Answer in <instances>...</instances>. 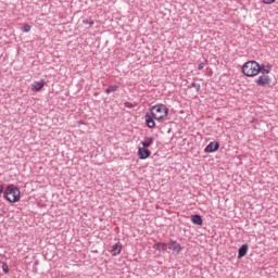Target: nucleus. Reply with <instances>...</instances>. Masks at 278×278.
Here are the masks:
<instances>
[{
    "label": "nucleus",
    "instance_id": "nucleus-13",
    "mask_svg": "<svg viewBox=\"0 0 278 278\" xmlns=\"http://www.w3.org/2000/svg\"><path fill=\"white\" fill-rule=\"evenodd\" d=\"M43 86H45V80H43V79H41V80H39V81H35V83L33 84V90H34L35 92H38L39 90H42Z\"/></svg>",
    "mask_w": 278,
    "mask_h": 278
},
{
    "label": "nucleus",
    "instance_id": "nucleus-15",
    "mask_svg": "<svg viewBox=\"0 0 278 278\" xmlns=\"http://www.w3.org/2000/svg\"><path fill=\"white\" fill-rule=\"evenodd\" d=\"M260 73H262V75H267L270 73V67L269 65H264V64H260Z\"/></svg>",
    "mask_w": 278,
    "mask_h": 278
},
{
    "label": "nucleus",
    "instance_id": "nucleus-9",
    "mask_svg": "<svg viewBox=\"0 0 278 278\" xmlns=\"http://www.w3.org/2000/svg\"><path fill=\"white\" fill-rule=\"evenodd\" d=\"M248 251H249V245L248 244L241 245L240 249H239V252L237 254V258L241 260V258L245 257L247 254H248Z\"/></svg>",
    "mask_w": 278,
    "mask_h": 278
},
{
    "label": "nucleus",
    "instance_id": "nucleus-3",
    "mask_svg": "<svg viewBox=\"0 0 278 278\" xmlns=\"http://www.w3.org/2000/svg\"><path fill=\"white\" fill-rule=\"evenodd\" d=\"M242 73L247 77L257 76L260 73V63L255 60L248 61L242 66Z\"/></svg>",
    "mask_w": 278,
    "mask_h": 278
},
{
    "label": "nucleus",
    "instance_id": "nucleus-12",
    "mask_svg": "<svg viewBox=\"0 0 278 278\" xmlns=\"http://www.w3.org/2000/svg\"><path fill=\"white\" fill-rule=\"evenodd\" d=\"M191 222L193 225H198V226H202L203 225V219L201 217V215L195 214L191 216Z\"/></svg>",
    "mask_w": 278,
    "mask_h": 278
},
{
    "label": "nucleus",
    "instance_id": "nucleus-2",
    "mask_svg": "<svg viewBox=\"0 0 278 278\" xmlns=\"http://www.w3.org/2000/svg\"><path fill=\"white\" fill-rule=\"evenodd\" d=\"M3 198L9 203H17L21 199V191L17 186H14L13 184L8 185L5 190L3 191Z\"/></svg>",
    "mask_w": 278,
    "mask_h": 278
},
{
    "label": "nucleus",
    "instance_id": "nucleus-4",
    "mask_svg": "<svg viewBox=\"0 0 278 278\" xmlns=\"http://www.w3.org/2000/svg\"><path fill=\"white\" fill-rule=\"evenodd\" d=\"M255 84L260 87L266 88L270 85V77L267 75H262L261 77L255 79Z\"/></svg>",
    "mask_w": 278,
    "mask_h": 278
},
{
    "label": "nucleus",
    "instance_id": "nucleus-17",
    "mask_svg": "<svg viewBox=\"0 0 278 278\" xmlns=\"http://www.w3.org/2000/svg\"><path fill=\"white\" fill-rule=\"evenodd\" d=\"M189 89H195L197 91H200L201 89V85L197 84V83H191L190 85H188Z\"/></svg>",
    "mask_w": 278,
    "mask_h": 278
},
{
    "label": "nucleus",
    "instance_id": "nucleus-21",
    "mask_svg": "<svg viewBox=\"0 0 278 278\" xmlns=\"http://www.w3.org/2000/svg\"><path fill=\"white\" fill-rule=\"evenodd\" d=\"M204 67H205V63L204 62L198 64V71H202Z\"/></svg>",
    "mask_w": 278,
    "mask_h": 278
},
{
    "label": "nucleus",
    "instance_id": "nucleus-6",
    "mask_svg": "<svg viewBox=\"0 0 278 278\" xmlns=\"http://www.w3.org/2000/svg\"><path fill=\"white\" fill-rule=\"evenodd\" d=\"M218 150H219V143L215 141V142H210V144L206 146V148L204 149V152L214 153V152H217Z\"/></svg>",
    "mask_w": 278,
    "mask_h": 278
},
{
    "label": "nucleus",
    "instance_id": "nucleus-22",
    "mask_svg": "<svg viewBox=\"0 0 278 278\" xmlns=\"http://www.w3.org/2000/svg\"><path fill=\"white\" fill-rule=\"evenodd\" d=\"M275 2H276V0H263V3H265V4H271Z\"/></svg>",
    "mask_w": 278,
    "mask_h": 278
},
{
    "label": "nucleus",
    "instance_id": "nucleus-1",
    "mask_svg": "<svg viewBox=\"0 0 278 278\" xmlns=\"http://www.w3.org/2000/svg\"><path fill=\"white\" fill-rule=\"evenodd\" d=\"M168 108L166 104L163 103H157L151 108V116L159 122V123H164L167 119L168 116Z\"/></svg>",
    "mask_w": 278,
    "mask_h": 278
},
{
    "label": "nucleus",
    "instance_id": "nucleus-18",
    "mask_svg": "<svg viewBox=\"0 0 278 278\" xmlns=\"http://www.w3.org/2000/svg\"><path fill=\"white\" fill-rule=\"evenodd\" d=\"M2 270L5 275H8L10 273L8 263H2Z\"/></svg>",
    "mask_w": 278,
    "mask_h": 278
},
{
    "label": "nucleus",
    "instance_id": "nucleus-14",
    "mask_svg": "<svg viewBox=\"0 0 278 278\" xmlns=\"http://www.w3.org/2000/svg\"><path fill=\"white\" fill-rule=\"evenodd\" d=\"M154 249L157 250V251H167L168 244L162 243V242H157V243L154 245Z\"/></svg>",
    "mask_w": 278,
    "mask_h": 278
},
{
    "label": "nucleus",
    "instance_id": "nucleus-5",
    "mask_svg": "<svg viewBox=\"0 0 278 278\" xmlns=\"http://www.w3.org/2000/svg\"><path fill=\"white\" fill-rule=\"evenodd\" d=\"M137 154L140 160H147L151 156V151L148 148H139Z\"/></svg>",
    "mask_w": 278,
    "mask_h": 278
},
{
    "label": "nucleus",
    "instance_id": "nucleus-8",
    "mask_svg": "<svg viewBox=\"0 0 278 278\" xmlns=\"http://www.w3.org/2000/svg\"><path fill=\"white\" fill-rule=\"evenodd\" d=\"M168 249L170 251L175 252L176 254H179L180 251L182 250V247L177 241L170 240V242L168 244Z\"/></svg>",
    "mask_w": 278,
    "mask_h": 278
},
{
    "label": "nucleus",
    "instance_id": "nucleus-16",
    "mask_svg": "<svg viewBox=\"0 0 278 278\" xmlns=\"http://www.w3.org/2000/svg\"><path fill=\"white\" fill-rule=\"evenodd\" d=\"M118 90V86L117 85H111L105 89V93L110 94L111 92H116Z\"/></svg>",
    "mask_w": 278,
    "mask_h": 278
},
{
    "label": "nucleus",
    "instance_id": "nucleus-19",
    "mask_svg": "<svg viewBox=\"0 0 278 278\" xmlns=\"http://www.w3.org/2000/svg\"><path fill=\"white\" fill-rule=\"evenodd\" d=\"M31 29V26L29 24H24L22 30L24 33H29Z\"/></svg>",
    "mask_w": 278,
    "mask_h": 278
},
{
    "label": "nucleus",
    "instance_id": "nucleus-7",
    "mask_svg": "<svg viewBox=\"0 0 278 278\" xmlns=\"http://www.w3.org/2000/svg\"><path fill=\"white\" fill-rule=\"evenodd\" d=\"M144 118L148 128L152 129L156 127L155 117L151 116L150 113H146Z\"/></svg>",
    "mask_w": 278,
    "mask_h": 278
},
{
    "label": "nucleus",
    "instance_id": "nucleus-20",
    "mask_svg": "<svg viewBox=\"0 0 278 278\" xmlns=\"http://www.w3.org/2000/svg\"><path fill=\"white\" fill-rule=\"evenodd\" d=\"M83 24L92 26L94 23H93V21L84 20Z\"/></svg>",
    "mask_w": 278,
    "mask_h": 278
},
{
    "label": "nucleus",
    "instance_id": "nucleus-11",
    "mask_svg": "<svg viewBox=\"0 0 278 278\" xmlns=\"http://www.w3.org/2000/svg\"><path fill=\"white\" fill-rule=\"evenodd\" d=\"M153 138L152 137H144L143 141H141L142 149H148L152 146L153 143Z\"/></svg>",
    "mask_w": 278,
    "mask_h": 278
},
{
    "label": "nucleus",
    "instance_id": "nucleus-23",
    "mask_svg": "<svg viewBox=\"0 0 278 278\" xmlns=\"http://www.w3.org/2000/svg\"><path fill=\"white\" fill-rule=\"evenodd\" d=\"M3 192V186L0 184V194Z\"/></svg>",
    "mask_w": 278,
    "mask_h": 278
},
{
    "label": "nucleus",
    "instance_id": "nucleus-10",
    "mask_svg": "<svg viewBox=\"0 0 278 278\" xmlns=\"http://www.w3.org/2000/svg\"><path fill=\"white\" fill-rule=\"evenodd\" d=\"M122 248H123V245H122L121 242H117L116 244H114V245L112 247V250H111L112 256H117V255H119L121 252H122Z\"/></svg>",
    "mask_w": 278,
    "mask_h": 278
}]
</instances>
